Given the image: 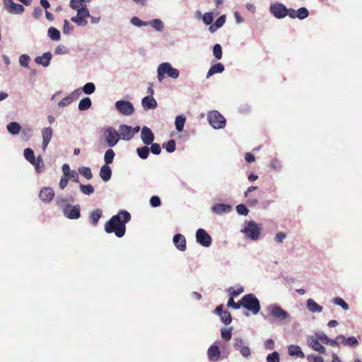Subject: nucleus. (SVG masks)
I'll list each match as a JSON object with an SVG mask.
<instances>
[{"instance_id":"6e6d98bb","label":"nucleus","mask_w":362,"mask_h":362,"mask_svg":"<svg viewBox=\"0 0 362 362\" xmlns=\"http://www.w3.org/2000/svg\"><path fill=\"white\" fill-rule=\"evenodd\" d=\"M307 360L309 362H324V358L322 356L310 354L307 356Z\"/></svg>"},{"instance_id":"dca6fc26","label":"nucleus","mask_w":362,"mask_h":362,"mask_svg":"<svg viewBox=\"0 0 362 362\" xmlns=\"http://www.w3.org/2000/svg\"><path fill=\"white\" fill-rule=\"evenodd\" d=\"M155 136L151 129L147 127L141 129V139L145 145H150L154 141Z\"/></svg>"},{"instance_id":"5701e85b","label":"nucleus","mask_w":362,"mask_h":362,"mask_svg":"<svg viewBox=\"0 0 362 362\" xmlns=\"http://www.w3.org/2000/svg\"><path fill=\"white\" fill-rule=\"evenodd\" d=\"M52 136V129L51 127L44 128L42 130V148L45 150Z\"/></svg>"},{"instance_id":"09e8293b","label":"nucleus","mask_w":362,"mask_h":362,"mask_svg":"<svg viewBox=\"0 0 362 362\" xmlns=\"http://www.w3.org/2000/svg\"><path fill=\"white\" fill-rule=\"evenodd\" d=\"M267 362H280L279 354L277 351H274L272 354H269L267 356Z\"/></svg>"},{"instance_id":"a878e982","label":"nucleus","mask_w":362,"mask_h":362,"mask_svg":"<svg viewBox=\"0 0 362 362\" xmlns=\"http://www.w3.org/2000/svg\"><path fill=\"white\" fill-rule=\"evenodd\" d=\"M81 93V90L80 89L76 90L75 92L72 93L69 97L63 98L59 101V105L61 107H64L70 104L74 99H76L79 94Z\"/></svg>"},{"instance_id":"a211bd4d","label":"nucleus","mask_w":362,"mask_h":362,"mask_svg":"<svg viewBox=\"0 0 362 362\" xmlns=\"http://www.w3.org/2000/svg\"><path fill=\"white\" fill-rule=\"evenodd\" d=\"M307 343L309 346L320 354H324L326 352V349L321 345L318 339L313 336H309L308 337Z\"/></svg>"},{"instance_id":"f8f14e48","label":"nucleus","mask_w":362,"mask_h":362,"mask_svg":"<svg viewBox=\"0 0 362 362\" xmlns=\"http://www.w3.org/2000/svg\"><path fill=\"white\" fill-rule=\"evenodd\" d=\"M89 16V11L88 8H81L78 9L77 15L71 18L72 22L76 23L78 25L83 26L87 24V21L86 18Z\"/></svg>"},{"instance_id":"7ed1b4c3","label":"nucleus","mask_w":362,"mask_h":362,"mask_svg":"<svg viewBox=\"0 0 362 362\" xmlns=\"http://www.w3.org/2000/svg\"><path fill=\"white\" fill-rule=\"evenodd\" d=\"M157 78L159 82L163 81L165 76L176 79L180 76L178 69L173 68L169 62L160 64L157 69Z\"/></svg>"},{"instance_id":"a19ab883","label":"nucleus","mask_w":362,"mask_h":362,"mask_svg":"<svg viewBox=\"0 0 362 362\" xmlns=\"http://www.w3.org/2000/svg\"><path fill=\"white\" fill-rule=\"evenodd\" d=\"M220 317H221V320L223 322V323L225 325H229V324H230V322L232 321L231 315L227 310H224V313H221V315H220Z\"/></svg>"},{"instance_id":"7c9ffc66","label":"nucleus","mask_w":362,"mask_h":362,"mask_svg":"<svg viewBox=\"0 0 362 362\" xmlns=\"http://www.w3.org/2000/svg\"><path fill=\"white\" fill-rule=\"evenodd\" d=\"M88 0H71L70 1V6L74 9L78 11V9L81 8H86V2Z\"/></svg>"},{"instance_id":"58836bf2","label":"nucleus","mask_w":362,"mask_h":362,"mask_svg":"<svg viewBox=\"0 0 362 362\" xmlns=\"http://www.w3.org/2000/svg\"><path fill=\"white\" fill-rule=\"evenodd\" d=\"M232 327L223 328L221 331V335L223 339L225 341H228L231 339L232 337Z\"/></svg>"},{"instance_id":"f3484780","label":"nucleus","mask_w":362,"mask_h":362,"mask_svg":"<svg viewBox=\"0 0 362 362\" xmlns=\"http://www.w3.org/2000/svg\"><path fill=\"white\" fill-rule=\"evenodd\" d=\"M54 197V192L52 187H45L41 189L39 193L40 199L45 202H50Z\"/></svg>"},{"instance_id":"72a5a7b5","label":"nucleus","mask_w":362,"mask_h":362,"mask_svg":"<svg viewBox=\"0 0 362 362\" xmlns=\"http://www.w3.org/2000/svg\"><path fill=\"white\" fill-rule=\"evenodd\" d=\"M24 157L31 164L35 163L36 158L34 152L31 148H27L24 150Z\"/></svg>"},{"instance_id":"2eb2a0df","label":"nucleus","mask_w":362,"mask_h":362,"mask_svg":"<svg viewBox=\"0 0 362 362\" xmlns=\"http://www.w3.org/2000/svg\"><path fill=\"white\" fill-rule=\"evenodd\" d=\"M119 139L125 141H129L133 138V131L132 127L127 124H121L118 129Z\"/></svg>"},{"instance_id":"69168bd1","label":"nucleus","mask_w":362,"mask_h":362,"mask_svg":"<svg viewBox=\"0 0 362 362\" xmlns=\"http://www.w3.org/2000/svg\"><path fill=\"white\" fill-rule=\"evenodd\" d=\"M286 238V233H278L276 235L274 239H275V240L277 243H281Z\"/></svg>"},{"instance_id":"423d86ee","label":"nucleus","mask_w":362,"mask_h":362,"mask_svg":"<svg viewBox=\"0 0 362 362\" xmlns=\"http://www.w3.org/2000/svg\"><path fill=\"white\" fill-rule=\"evenodd\" d=\"M208 120L214 129L223 128L226 124V119L224 117L216 110L209 112L208 115Z\"/></svg>"},{"instance_id":"0eeeda50","label":"nucleus","mask_w":362,"mask_h":362,"mask_svg":"<svg viewBox=\"0 0 362 362\" xmlns=\"http://www.w3.org/2000/svg\"><path fill=\"white\" fill-rule=\"evenodd\" d=\"M115 105L117 110L124 116H130L134 111V107L129 101L118 100L115 103Z\"/></svg>"},{"instance_id":"49530a36","label":"nucleus","mask_w":362,"mask_h":362,"mask_svg":"<svg viewBox=\"0 0 362 362\" xmlns=\"http://www.w3.org/2000/svg\"><path fill=\"white\" fill-rule=\"evenodd\" d=\"M332 302L337 305L341 306L344 310H346L349 309V305L341 298H334Z\"/></svg>"},{"instance_id":"f03ea898","label":"nucleus","mask_w":362,"mask_h":362,"mask_svg":"<svg viewBox=\"0 0 362 362\" xmlns=\"http://www.w3.org/2000/svg\"><path fill=\"white\" fill-rule=\"evenodd\" d=\"M57 206L62 210L64 216L69 219H77L80 217V206L71 205L69 199L63 197H58L56 199Z\"/></svg>"},{"instance_id":"6ab92c4d","label":"nucleus","mask_w":362,"mask_h":362,"mask_svg":"<svg viewBox=\"0 0 362 362\" xmlns=\"http://www.w3.org/2000/svg\"><path fill=\"white\" fill-rule=\"evenodd\" d=\"M173 243L179 250L185 251L186 250V240L182 234H177L173 237Z\"/></svg>"},{"instance_id":"aec40b11","label":"nucleus","mask_w":362,"mask_h":362,"mask_svg":"<svg viewBox=\"0 0 362 362\" xmlns=\"http://www.w3.org/2000/svg\"><path fill=\"white\" fill-rule=\"evenodd\" d=\"M141 105L145 110H153L157 107V102L153 96H146L142 99Z\"/></svg>"},{"instance_id":"f257e3e1","label":"nucleus","mask_w":362,"mask_h":362,"mask_svg":"<svg viewBox=\"0 0 362 362\" xmlns=\"http://www.w3.org/2000/svg\"><path fill=\"white\" fill-rule=\"evenodd\" d=\"M130 218L131 216L128 211H121L105 223V231L107 233H115L117 237L122 238L125 233V223L130 220Z\"/></svg>"},{"instance_id":"c756f323","label":"nucleus","mask_w":362,"mask_h":362,"mask_svg":"<svg viewBox=\"0 0 362 362\" xmlns=\"http://www.w3.org/2000/svg\"><path fill=\"white\" fill-rule=\"evenodd\" d=\"M224 71V66L221 63H217L213 65L207 72L206 78H209L215 74H220Z\"/></svg>"},{"instance_id":"338daca9","label":"nucleus","mask_w":362,"mask_h":362,"mask_svg":"<svg viewBox=\"0 0 362 362\" xmlns=\"http://www.w3.org/2000/svg\"><path fill=\"white\" fill-rule=\"evenodd\" d=\"M42 10L41 8L37 7L34 9V11L33 12V16L35 19H38L40 16H42Z\"/></svg>"},{"instance_id":"0e129e2a","label":"nucleus","mask_w":362,"mask_h":362,"mask_svg":"<svg viewBox=\"0 0 362 362\" xmlns=\"http://www.w3.org/2000/svg\"><path fill=\"white\" fill-rule=\"evenodd\" d=\"M73 27L70 25L69 21L67 20H64V28H63V32L65 34H69L72 30Z\"/></svg>"},{"instance_id":"680f3d73","label":"nucleus","mask_w":362,"mask_h":362,"mask_svg":"<svg viewBox=\"0 0 362 362\" xmlns=\"http://www.w3.org/2000/svg\"><path fill=\"white\" fill-rule=\"evenodd\" d=\"M316 339L320 340L322 342H323L324 344H327L328 340H329V337L325 334H324L323 332H319V333H317L316 334Z\"/></svg>"},{"instance_id":"bf43d9fd","label":"nucleus","mask_w":362,"mask_h":362,"mask_svg":"<svg viewBox=\"0 0 362 362\" xmlns=\"http://www.w3.org/2000/svg\"><path fill=\"white\" fill-rule=\"evenodd\" d=\"M67 179L69 180H72L75 182H78V174L75 170H71V172L66 176Z\"/></svg>"},{"instance_id":"9d476101","label":"nucleus","mask_w":362,"mask_h":362,"mask_svg":"<svg viewBox=\"0 0 362 362\" xmlns=\"http://www.w3.org/2000/svg\"><path fill=\"white\" fill-rule=\"evenodd\" d=\"M268 309L270 310L271 315L279 321H283L289 317L288 313L277 305H272Z\"/></svg>"},{"instance_id":"4be33fe9","label":"nucleus","mask_w":362,"mask_h":362,"mask_svg":"<svg viewBox=\"0 0 362 362\" xmlns=\"http://www.w3.org/2000/svg\"><path fill=\"white\" fill-rule=\"evenodd\" d=\"M288 354L291 356L304 358L305 357L300 347L298 345H290L288 347Z\"/></svg>"},{"instance_id":"393cba45","label":"nucleus","mask_w":362,"mask_h":362,"mask_svg":"<svg viewBox=\"0 0 362 362\" xmlns=\"http://www.w3.org/2000/svg\"><path fill=\"white\" fill-rule=\"evenodd\" d=\"M231 209L230 205L225 204H216L212 206V211L216 214H222L224 212H228Z\"/></svg>"},{"instance_id":"5fc2aeb1","label":"nucleus","mask_w":362,"mask_h":362,"mask_svg":"<svg viewBox=\"0 0 362 362\" xmlns=\"http://www.w3.org/2000/svg\"><path fill=\"white\" fill-rule=\"evenodd\" d=\"M30 62V57L27 54H22L19 58V62L21 66L28 67Z\"/></svg>"},{"instance_id":"de8ad7c7","label":"nucleus","mask_w":362,"mask_h":362,"mask_svg":"<svg viewBox=\"0 0 362 362\" xmlns=\"http://www.w3.org/2000/svg\"><path fill=\"white\" fill-rule=\"evenodd\" d=\"M202 20L204 24L209 25H211L214 21L213 13L211 12H207L202 16Z\"/></svg>"},{"instance_id":"c03bdc74","label":"nucleus","mask_w":362,"mask_h":362,"mask_svg":"<svg viewBox=\"0 0 362 362\" xmlns=\"http://www.w3.org/2000/svg\"><path fill=\"white\" fill-rule=\"evenodd\" d=\"M175 141L173 139H171L167 143L163 144V146L168 153H173L175 150Z\"/></svg>"},{"instance_id":"ea45409f","label":"nucleus","mask_w":362,"mask_h":362,"mask_svg":"<svg viewBox=\"0 0 362 362\" xmlns=\"http://www.w3.org/2000/svg\"><path fill=\"white\" fill-rule=\"evenodd\" d=\"M90 107V99L89 98H85L81 100L78 104V109L80 110H86Z\"/></svg>"},{"instance_id":"4c0bfd02","label":"nucleus","mask_w":362,"mask_h":362,"mask_svg":"<svg viewBox=\"0 0 362 362\" xmlns=\"http://www.w3.org/2000/svg\"><path fill=\"white\" fill-rule=\"evenodd\" d=\"M136 152L140 158L146 159L149 155V148L148 146L138 148Z\"/></svg>"},{"instance_id":"20e7f679","label":"nucleus","mask_w":362,"mask_h":362,"mask_svg":"<svg viewBox=\"0 0 362 362\" xmlns=\"http://www.w3.org/2000/svg\"><path fill=\"white\" fill-rule=\"evenodd\" d=\"M241 306L253 315L258 314L261 308L259 300L253 293L246 294L241 298Z\"/></svg>"},{"instance_id":"774afa93","label":"nucleus","mask_w":362,"mask_h":362,"mask_svg":"<svg viewBox=\"0 0 362 362\" xmlns=\"http://www.w3.org/2000/svg\"><path fill=\"white\" fill-rule=\"evenodd\" d=\"M264 347L266 349L272 350L274 348V341L273 339H267L264 342Z\"/></svg>"},{"instance_id":"412c9836","label":"nucleus","mask_w":362,"mask_h":362,"mask_svg":"<svg viewBox=\"0 0 362 362\" xmlns=\"http://www.w3.org/2000/svg\"><path fill=\"white\" fill-rule=\"evenodd\" d=\"M52 58V54L49 52L44 53L42 56H38L35 59V62L37 64H41L43 66H47Z\"/></svg>"},{"instance_id":"4d7b16f0","label":"nucleus","mask_w":362,"mask_h":362,"mask_svg":"<svg viewBox=\"0 0 362 362\" xmlns=\"http://www.w3.org/2000/svg\"><path fill=\"white\" fill-rule=\"evenodd\" d=\"M78 172L87 179L90 178V169L89 168L81 167L78 168Z\"/></svg>"},{"instance_id":"4468645a","label":"nucleus","mask_w":362,"mask_h":362,"mask_svg":"<svg viewBox=\"0 0 362 362\" xmlns=\"http://www.w3.org/2000/svg\"><path fill=\"white\" fill-rule=\"evenodd\" d=\"M6 9L11 13L21 14L24 11L23 6L17 4L13 0H4Z\"/></svg>"},{"instance_id":"6e6552de","label":"nucleus","mask_w":362,"mask_h":362,"mask_svg":"<svg viewBox=\"0 0 362 362\" xmlns=\"http://www.w3.org/2000/svg\"><path fill=\"white\" fill-rule=\"evenodd\" d=\"M243 231L253 240H257L260 235V228L254 221H250Z\"/></svg>"},{"instance_id":"ddd939ff","label":"nucleus","mask_w":362,"mask_h":362,"mask_svg":"<svg viewBox=\"0 0 362 362\" xmlns=\"http://www.w3.org/2000/svg\"><path fill=\"white\" fill-rule=\"evenodd\" d=\"M233 347L238 350L244 357H248L251 354L250 348L244 344V341L242 338H234Z\"/></svg>"},{"instance_id":"13d9d810","label":"nucleus","mask_w":362,"mask_h":362,"mask_svg":"<svg viewBox=\"0 0 362 362\" xmlns=\"http://www.w3.org/2000/svg\"><path fill=\"white\" fill-rule=\"evenodd\" d=\"M102 212L99 209H96L92 212V222L93 223H97L98 221L100 218Z\"/></svg>"},{"instance_id":"c9c22d12","label":"nucleus","mask_w":362,"mask_h":362,"mask_svg":"<svg viewBox=\"0 0 362 362\" xmlns=\"http://www.w3.org/2000/svg\"><path fill=\"white\" fill-rule=\"evenodd\" d=\"M148 25H151L154 29L158 31H162L164 28L163 22L159 19H153L148 21Z\"/></svg>"},{"instance_id":"bb28decb","label":"nucleus","mask_w":362,"mask_h":362,"mask_svg":"<svg viewBox=\"0 0 362 362\" xmlns=\"http://www.w3.org/2000/svg\"><path fill=\"white\" fill-rule=\"evenodd\" d=\"M111 175H112V170H111L109 165H105V164L103 165L101 167L100 170V176L101 179L103 181L107 182L110 180Z\"/></svg>"},{"instance_id":"8fccbe9b","label":"nucleus","mask_w":362,"mask_h":362,"mask_svg":"<svg viewBox=\"0 0 362 362\" xmlns=\"http://www.w3.org/2000/svg\"><path fill=\"white\" fill-rule=\"evenodd\" d=\"M309 12L308 9L305 7H301L297 11V18L300 20H303L308 17Z\"/></svg>"},{"instance_id":"e433bc0d","label":"nucleus","mask_w":362,"mask_h":362,"mask_svg":"<svg viewBox=\"0 0 362 362\" xmlns=\"http://www.w3.org/2000/svg\"><path fill=\"white\" fill-rule=\"evenodd\" d=\"M48 35L53 40L57 41L60 40V33L54 27H50L49 28Z\"/></svg>"},{"instance_id":"a18cd8bd","label":"nucleus","mask_w":362,"mask_h":362,"mask_svg":"<svg viewBox=\"0 0 362 362\" xmlns=\"http://www.w3.org/2000/svg\"><path fill=\"white\" fill-rule=\"evenodd\" d=\"M213 54L217 59H221L222 57V48L219 44H216L213 47Z\"/></svg>"},{"instance_id":"3c124183","label":"nucleus","mask_w":362,"mask_h":362,"mask_svg":"<svg viewBox=\"0 0 362 362\" xmlns=\"http://www.w3.org/2000/svg\"><path fill=\"white\" fill-rule=\"evenodd\" d=\"M236 211L238 214L243 215V216H247L249 213V210L247 209V207L243 204L237 205Z\"/></svg>"},{"instance_id":"79ce46f5","label":"nucleus","mask_w":362,"mask_h":362,"mask_svg":"<svg viewBox=\"0 0 362 362\" xmlns=\"http://www.w3.org/2000/svg\"><path fill=\"white\" fill-rule=\"evenodd\" d=\"M32 165L35 166V170L38 173H41L45 167L42 158L40 156L35 160V163Z\"/></svg>"},{"instance_id":"c85d7f7f","label":"nucleus","mask_w":362,"mask_h":362,"mask_svg":"<svg viewBox=\"0 0 362 362\" xmlns=\"http://www.w3.org/2000/svg\"><path fill=\"white\" fill-rule=\"evenodd\" d=\"M337 339H342V344L347 346H356L358 345V341L355 337H350L347 339L344 335H338Z\"/></svg>"},{"instance_id":"473e14b6","label":"nucleus","mask_w":362,"mask_h":362,"mask_svg":"<svg viewBox=\"0 0 362 362\" xmlns=\"http://www.w3.org/2000/svg\"><path fill=\"white\" fill-rule=\"evenodd\" d=\"M185 121H186V117L183 115H178L176 117L175 123L176 129L178 132H182L183 130Z\"/></svg>"},{"instance_id":"cd10ccee","label":"nucleus","mask_w":362,"mask_h":362,"mask_svg":"<svg viewBox=\"0 0 362 362\" xmlns=\"http://www.w3.org/2000/svg\"><path fill=\"white\" fill-rule=\"evenodd\" d=\"M307 306L308 310L313 313H319L322 311L323 308L318 305L313 299L309 298L307 300Z\"/></svg>"},{"instance_id":"864d4df0","label":"nucleus","mask_w":362,"mask_h":362,"mask_svg":"<svg viewBox=\"0 0 362 362\" xmlns=\"http://www.w3.org/2000/svg\"><path fill=\"white\" fill-rule=\"evenodd\" d=\"M151 148H149V151H151L152 153L155 155H158L161 152L160 146L157 143H152L151 144Z\"/></svg>"},{"instance_id":"052dcab7","label":"nucleus","mask_w":362,"mask_h":362,"mask_svg":"<svg viewBox=\"0 0 362 362\" xmlns=\"http://www.w3.org/2000/svg\"><path fill=\"white\" fill-rule=\"evenodd\" d=\"M226 22V16L223 15L220 16L214 23V27L220 28Z\"/></svg>"},{"instance_id":"2f4dec72","label":"nucleus","mask_w":362,"mask_h":362,"mask_svg":"<svg viewBox=\"0 0 362 362\" xmlns=\"http://www.w3.org/2000/svg\"><path fill=\"white\" fill-rule=\"evenodd\" d=\"M6 127L8 132L13 135L18 134L21 129V125L16 122H10Z\"/></svg>"},{"instance_id":"39448f33","label":"nucleus","mask_w":362,"mask_h":362,"mask_svg":"<svg viewBox=\"0 0 362 362\" xmlns=\"http://www.w3.org/2000/svg\"><path fill=\"white\" fill-rule=\"evenodd\" d=\"M103 137L109 147H114L119 140V132L112 127L105 129Z\"/></svg>"},{"instance_id":"37998d69","label":"nucleus","mask_w":362,"mask_h":362,"mask_svg":"<svg viewBox=\"0 0 362 362\" xmlns=\"http://www.w3.org/2000/svg\"><path fill=\"white\" fill-rule=\"evenodd\" d=\"M131 23L136 27L148 25V21H143L136 16H134L131 18Z\"/></svg>"},{"instance_id":"f704fd0d","label":"nucleus","mask_w":362,"mask_h":362,"mask_svg":"<svg viewBox=\"0 0 362 362\" xmlns=\"http://www.w3.org/2000/svg\"><path fill=\"white\" fill-rule=\"evenodd\" d=\"M115 155L114 151L111 148H109L105 151L104 156L105 165H110L113 162Z\"/></svg>"},{"instance_id":"1a4fd4ad","label":"nucleus","mask_w":362,"mask_h":362,"mask_svg":"<svg viewBox=\"0 0 362 362\" xmlns=\"http://www.w3.org/2000/svg\"><path fill=\"white\" fill-rule=\"evenodd\" d=\"M269 10L276 18H284L288 14V8L280 3L272 4Z\"/></svg>"},{"instance_id":"b1692460","label":"nucleus","mask_w":362,"mask_h":362,"mask_svg":"<svg viewBox=\"0 0 362 362\" xmlns=\"http://www.w3.org/2000/svg\"><path fill=\"white\" fill-rule=\"evenodd\" d=\"M220 356V350L218 346L212 345L208 350V357L211 361H217Z\"/></svg>"},{"instance_id":"e2e57ef3","label":"nucleus","mask_w":362,"mask_h":362,"mask_svg":"<svg viewBox=\"0 0 362 362\" xmlns=\"http://www.w3.org/2000/svg\"><path fill=\"white\" fill-rule=\"evenodd\" d=\"M150 203L153 207H157L160 204V198L157 196H153L150 199Z\"/></svg>"},{"instance_id":"603ef678","label":"nucleus","mask_w":362,"mask_h":362,"mask_svg":"<svg viewBox=\"0 0 362 362\" xmlns=\"http://www.w3.org/2000/svg\"><path fill=\"white\" fill-rule=\"evenodd\" d=\"M227 306L235 310L239 309L241 307V300L239 303H236L234 302L233 298L230 297L228 300Z\"/></svg>"},{"instance_id":"9b49d317","label":"nucleus","mask_w":362,"mask_h":362,"mask_svg":"<svg viewBox=\"0 0 362 362\" xmlns=\"http://www.w3.org/2000/svg\"><path fill=\"white\" fill-rule=\"evenodd\" d=\"M196 239L197 243L204 247H209L211 244V236L202 228H199L197 230Z\"/></svg>"}]
</instances>
